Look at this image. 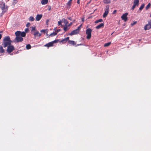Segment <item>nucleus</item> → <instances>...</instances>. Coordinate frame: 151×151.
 Here are the masks:
<instances>
[{"mask_svg": "<svg viewBox=\"0 0 151 151\" xmlns=\"http://www.w3.org/2000/svg\"><path fill=\"white\" fill-rule=\"evenodd\" d=\"M139 0H134V5H133V9H134L136 6H138L139 4Z\"/></svg>", "mask_w": 151, "mask_h": 151, "instance_id": "obj_10", "label": "nucleus"}, {"mask_svg": "<svg viewBox=\"0 0 151 151\" xmlns=\"http://www.w3.org/2000/svg\"><path fill=\"white\" fill-rule=\"evenodd\" d=\"M0 7L4 12H5L8 9V6L5 5L4 3H2L1 4Z\"/></svg>", "mask_w": 151, "mask_h": 151, "instance_id": "obj_5", "label": "nucleus"}, {"mask_svg": "<svg viewBox=\"0 0 151 151\" xmlns=\"http://www.w3.org/2000/svg\"><path fill=\"white\" fill-rule=\"evenodd\" d=\"M111 44V42H108V43H106L104 44V46L105 47H108V46H109Z\"/></svg>", "mask_w": 151, "mask_h": 151, "instance_id": "obj_24", "label": "nucleus"}, {"mask_svg": "<svg viewBox=\"0 0 151 151\" xmlns=\"http://www.w3.org/2000/svg\"><path fill=\"white\" fill-rule=\"evenodd\" d=\"M79 32L78 31V30L75 29L72 31L70 33H69V35L71 36L73 35H75L77 34Z\"/></svg>", "mask_w": 151, "mask_h": 151, "instance_id": "obj_11", "label": "nucleus"}, {"mask_svg": "<svg viewBox=\"0 0 151 151\" xmlns=\"http://www.w3.org/2000/svg\"><path fill=\"white\" fill-rule=\"evenodd\" d=\"M109 6L108 5L106 6L105 8V12L103 15V17L104 18L106 17L108 15L109 12Z\"/></svg>", "mask_w": 151, "mask_h": 151, "instance_id": "obj_8", "label": "nucleus"}, {"mask_svg": "<svg viewBox=\"0 0 151 151\" xmlns=\"http://www.w3.org/2000/svg\"><path fill=\"white\" fill-rule=\"evenodd\" d=\"M151 4L150 3H149L148 5L146 6L145 7V9L146 10L148 9L150 6Z\"/></svg>", "mask_w": 151, "mask_h": 151, "instance_id": "obj_28", "label": "nucleus"}, {"mask_svg": "<svg viewBox=\"0 0 151 151\" xmlns=\"http://www.w3.org/2000/svg\"><path fill=\"white\" fill-rule=\"evenodd\" d=\"M61 21L58 22V24L59 25H61Z\"/></svg>", "mask_w": 151, "mask_h": 151, "instance_id": "obj_32", "label": "nucleus"}, {"mask_svg": "<svg viewBox=\"0 0 151 151\" xmlns=\"http://www.w3.org/2000/svg\"><path fill=\"white\" fill-rule=\"evenodd\" d=\"M62 21L63 23L65 24V25H67L68 22L66 19H62Z\"/></svg>", "mask_w": 151, "mask_h": 151, "instance_id": "obj_19", "label": "nucleus"}, {"mask_svg": "<svg viewBox=\"0 0 151 151\" xmlns=\"http://www.w3.org/2000/svg\"><path fill=\"white\" fill-rule=\"evenodd\" d=\"M14 47L13 46L11 45L8 46L6 50L9 53H10L12 52L13 50H14Z\"/></svg>", "mask_w": 151, "mask_h": 151, "instance_id": "obj_7", "label": "nucleus"}, {"mask_svg": "<svg viewBox=\"0 0 151 151\" xmlns=\"http://www.w3.org/2000/svg\"><path fill=\"white\" fill-rule=\"evenodd\" d=\"M102 21H103V20L102 19H99L96 20L95 22V23H99V22H102Z\"/></svg>", "mask_w": 151, "mask_h": 151, "instance_id": "obj_27", "label": "nucleus"}, {"mask_svg": "<svg viewBox=\"0 0 151 151\" xmlns=\"http://www.w3.org/2000/svg\"><path fill=\"white\" fill-rule=\"evenodd\" d=\"M72 0H70L67 3V4L69 6H70L71 3V1Z\"/></svg>", "mask_w": 151, "mask_h": 151, "instance_id": "obj_29", "label": "nucleus"}, {"mask_svg": "<svg viewBox=\"0 0 151 151\" xmlns=\"http://www.w3.org/2000/svg\"><path fill=\"white\" fill-rule=\"evenodd\" d=\"M29 20L30 21H33L34 20V19L33 17L31 16L29 18Z\"/></svg>", "mask_w": 151, "mask_h": 151, "instance_id": "obj_25", "label": "nucleus"}, {"mask_svg": "<svg viewBox=\"0 0 151 151\" xmlns=\"http://www.w3.org/2000/svg\"><path fill=\"white\" fill-rule=\"evenodd\" d=\"M48 0H42L41 1V3L42 5H45L47 3Z\"/></svg>", "mask_w": 151, "mask_h": 151, "instance_id": "obj_16", "label": "nucleus"}, {"mask_svg": "<svg viewBox=\"0 0 151 151\" xmlns=\"http://www.w3.org/2000/svg\"><path fill=\"white\" fill-rule=\"evenodd\" d=\"M68 19L70 20H71L72 19H71V17H69L68 18Z\"/></svg>", "mask_w": 151, "mask_h": 151, "instance_id": "obj_40", "label": "nucleus"}, {"mask_svg": "<svg viewBox=\"0 0 151 151\" xmlns=\"http://www.w3.org/2000/svg\"><path fill=\"white\" fill-rule=\"evenodd\" d=\"M1 37H2L1 35V34H0V40L1 38Z\"/></svg>", "mask_w": 151, "mask_h": 151, "instance_id": "obj_42", "label": "nucleus"}, {"mask_svg": "<svg viewBox=\"0 0 151 151\" xmlns=\"http://www.w3.org/2000/svg\"><path fill=\"white\" fill-rule=\"evenodd\" d=\"M31 28H32V31L34 30H35V27H31Z\"/></svg>", "mask_w": 151, "mask_h": 151, "instance_id": "obj_35", "label": "nucleus"}, {"mask_svg": "<svg viewBox=\"0 0 151 151\" xmlns=\"http://www.w3.org/2000/svg\"><path fill=\"white\" fill-rule=\"evenodd\" d=\"M69 37H68L66 38H65L63 39L62 40L61 42H62L63 43H65L68 40H69Z\"/></svg>", "mask_w": 151, "mask_h": 151, "instance_id": "obj_15", "label": "nucleus"}, {"mask_svg": "<svg viewBox=\"0 0 151 151\" xmlns=\"http://www.w3.org/2000/svg\"><path fill=\"white\" fill-rule=\"evenodd\" d=\"M45 30H45V29H42L41 30V32H45Z\"/></svg>", "mask_w": 151, "mask_h": 151, "instance_id": "obj_36", "label": "nucleus"}, {"mask_svg": "<svg viewBox=\"0 0 151 151\" xmlns=\"http://www.w3.org/2000/svg\"><path fill=\"white\" fill-rule=\"evenodd\" d=\"M128 14L127 13H126L124 14L122 16L121 18L122 19L124 20V22H126L127 19V15Z\"/></svg>", "mask_w": 151, "mask_h": 151, "instance_id": "obj_9", "label": "nucleus"}, {"mask_svg": "<svg viewBox=\"0 0 151 151\" xmlns=\"http://www.w3.org/2000/svg\"><path fill=\"white\" fill-rule=\"evenodd\" d=\"M58 40H56L50 42L45 45V46L47 47H50L51 46H52L53 45L54 43H57L58 42Z\"/></svg>", "mask_w": 151, "mask_h": 151, "instance_id": "obj_4", "label": "nucleus"}, {"mask_svg": "<svg viewBox=\"0 0 151 151\" xmlns=\"http://www.w3.org/2000/svg\"><path fill=\"white\" fill-rule=\"evenodd\" d=\"M92 32L91 29L90 28L87 29L86 30V33L87 35L86 38L88 39H89L91 37V33Z\"/></svg>", "mask_w": 151, "mask_h": 151, "instance_id": "obj_3", "label": "nucleus"}, {"mask_svg": "<svg viewBox=\"0 0 151 151\" xmlns=\"http://www.w3.org/2000/svg\"><path fill=\"white\" fill-rule=\"evenodd\" d=\"M137 23V22H134L133 23V25H134V24H135Z\"/></svg>", "mask_w": 151, "mask_h": 151, "instance_id": "obj_38", "label": "nucleus"}, {"mask_svg": "<svg viewBox=\"0 0 151 151\" xmlns=\"http://www.w3.org/2000/svg\"><path fill=\"white\" fill-rule=\"evenodd\" d=\"M72 24H73L72 22H70L68 25H67V26H68V27L70 26L71 25H72Z\"/></svg>", "mask_w": 151, "mask_h": 151, "instance_id": "obj_34", "label": "nucleus"}, {"mask_svg": "<svg viewBox=\"0 0 151 151\" xmlns=\"http://www.w3.org/2000/svg\"><path fill=\"white\" fill-rule=\"evenodd\" d=\"M60 29H59V30H57V33L58 32H59V31H60Z\"/></svg>", "mask_w": 151, "mask_h": 151, "instance_id": "obj_44", "label": "nucleus"}, {"mask_svg": "<svg viewBox=\"0 0 151 151\" xmlns=\"http://www.w3.org/2000/svg\"><path fill=\"white\" fill-rule=\"evenodd\" d=\"M57 34V32H53L51 33L49 35V36H51V37H52L56 35Z\"/></svg>", "mask_w": 151, "mask_h": 151, "instance_id": "obj_23", "label": "nucleus"}, {"mask_svg": "<svg viewBox=\"0 0 151 151\" xmlns=\"http://www.w3.org/2000/svg\"><path fill=\"white\" fill-rule=\"evenodd\" d=\"M42 17V14H37L36 17V20L37 21L40 20Z\"/></svg>", "mask_w": 151, "mask_h": 151, "instance_id": "obj_12", "label": "nucleus"}, {"mask_svg": "<svg viewBox=\"0 0 151 151\" xmlns=\"http://www.w3.org/2000/svg\"><path fill=\"white\" fill-rule=\"evenodd\" d=\"M31 48V46L30 45L28 44V45H27L26 46V48L27 49H29Z\"/></svg>", "mask_w": 151, "mask_h": 151, "instance_id": "obj_26", "label": "nucleus"}, {"mask_svg": "<svg viewBox=\"0 0 151 151\" xmlns=\"http://www.w3.org/2000/svg\"><path fill=\"white\" fill-rule=\"evenodd\" d=\"M30 25V23H28L27 24L26 26L27 27H29Z\"/></svg>", "mask_w": 151, "mask_h": 151, "instance_id": "obj_33", "label": "nucleus"}, {"mask_svg": "<svg viewBox=\"0 0 151 151\" xmlns=\"http://www.w3.org/2000/svg\"><path fill=\"white\" fill-rule=\"evenodd\" d=\"M2 32V31H1V32H0V33H1Z\"/></svg>", "mask_w": 151, "mask_h": 151, "instance_id": "obj_46", "label": "nucleus"}, {"mask_svg": "<svg viewBox=\"0 0 151 151\" xmlns=\"http://www.w3.org/2000/svg\"><path fill=\"white\" fill-rule=\"evenodd\" d=\"M151 28V20L148 21V24L144 27V29L145 30H148Z\"/></svg>", "mask_w": 151, "mask_h": 151, "instance_id": "obj_6", "label": "nucleus"}, {"mask_svg": "<svg viewBox=\"0 0 151 151\" xmlns=\"http://www.w3.org/2000/svg\"><path fill=\"white\" fill-rule=\"evenodd\" d=\"M104 2L105 4H109L110 3V0H104L103 1Z\"/></svg>", "mask_w": 151, "mask_h": 151, "instance_id": "obj_22", "label": "nucleus"}, {"mask_svg": "<svg viewBox=\"0 0 151 151\" xmlns=\"http://www.w3.org/2000/svg\"><path fill=\"white\" fill-rule=\"evenodd\" d=\"M80 0H77V3L78 4H80Z\"/></svg>", "mask_w": 151, "mask_h": 151, "instance_id": "obj_37", "label": "nucleus"}, {"mask_svg": "<svg viewBox=\"0 0 151 151\" xmlns=\"http://www.w3.org/2000/svg\"><path fill=\"white\" fill-rule=\"evenodd\" d=\"M17 0H13V3L14 4H15L17 3Z\"/></svg>", "mask_w": 151, "mask_h": 151, "instance_id": "obj_31", "label": "nucleus"}, {"mask_svg": "<svg viewBox=\"0 0 151 151\" xmlns=\"http://www.w3.org/2000/svg\"><path fill=\"white\" fill-rule=\"evenodd\" d=\"M68 43L69 44H71L73 45H74L75 44V42L73 41L68 40Z\"/></svg>", "mask_w": 151, "mask_h": 151, "instance_id": "obj_20", "label": "nucleus"}, {"mask_svg": "<svg viewBox=\"0 0 151 151\" xmlns=\"http://www.w3.org/2000/svg\"><path fill=\"white\" fill-rule=\"evenodd\" d=\"M145 6V4H143L140 6V8H139V10L140 11L142 10L143 8H144V6Z\"/></svg>", "mask_w": 151, "mask_h": 151, "instance_id": "obj_21", "label": "nucleus"}, {"mask_svg": "<svg viewBox=\"0 0 151 151\" xmlns=\"http://www.w3.org/2000/svg\"><path fill=\"white\" fill-rule=\"evenodd\" d=\"M116 12V10H114L113 13H115V12Z\"/></svg>", "mask_w": 151, "mask_h": 151, "instance_id": "obj_43", "label": "nucleus"}, {"mask_svg": "<svg viewBox=\"0 0 151 151\" xmlns=\"http://www.w3.org/2000/svg\"><path fill=\"white\" fill-rule=\"evenodd\" d=\"M33 34L35 36V37H36V36L40 37L41 35V34L40 33H39V32L38 31L35 32H34Z\"/></svg>", "mask_w": 151, "mask_h": 151, "instance_id": "obj_13", "label": "nucleus"}, {"mask_svg": "<svg viewBox=\"0 0 151 151\" xmlns=\"http://www.w3.org/2000/svg\"><path fill=\"white\" fill-rule=\"evenodd\" d=\"M131 25H132V23H131Z\"/></svg>", "mask_w": 151, "mask_h": 151, "instance_id": "obj_45", "label": "nucleus"}, {"mask_svg": "<svg viewBox=\"0 0 151 151\" xmlns=\"http://www.w3.org/2000/svg\"><path fill=\"white\" fill-rule=\"evenodd\" d=\"M12 41L10 39L9 36L5 37L3 40V42L2 45L4 47L8 46L11 45Z\"/></svg>", "mask_w": 151, "mask_h": 151, "instance_id": "obj_2", "label": "nucleus"}, {"mask_svg": "<svg viewBox=\"0 0 151 151\" xmlns=\"http://www.w3.org/2000/svg\"><path fill=\"white\" fill-rule=\"evenodd\" d=\"M104 26V24L103 23H101L99 25H98L96 27V28L97 29H99L102 27H103Z\"/></svg>", "mask_w": 151, "mask_h": 151, "instance_id": "obj_14", "label": "nucleus"}, {"mask_svg": "<svg viewBox=\"0 0 151 151\" xmlns=\"http://www.w3.org/2000/svg\"><path fill=\"white\" fill-rule=\"evenodd\" d=\"M5 52V50L3 49L2 46L0 45V53H4Z\"/></svg>", "mask_w": 151, "mask_h": 151, "instance_id": "obj_17", "label": "nucleus"}, {"mask_svg": "<svg viewBox=\"0 0 151 151\" xmlns=\"http://www.w3.org/2000/svg\"><path fill=\"white\" fill-rule=\"evenodd\" d=\"M28 30V29L27 28L25 29V31H27Z\"/></svg>", "mask_w": 151, "mask_h": 151, "instance_id": "obj_41", "label": "nucleus"}, {"mask_svg": "<svg viewBox=\"0 0 151 151\" xmlns=\"http://www.w3.org/2000/svg\"><path fill=\"white\" fill-rule=\"evenodd\" d=\"M68 26L67 25H65L64 26L63 29H64V30L65 31H67L69 29V28H68Z\"/></svg>", "mask_w": 151, "mask_h": 151, "instance_id": "obj_18", "label": "nucleus"}, {"mask_svg": "<svg viewBox=\"0 0 151 151\" xmlns=\"http://www.w3.org/2000/svg\"><path fill=\"white\" fill-rule=\"evenodd\" d=\"M81 24L78 27L77 29H76L78 30V31L79 32V30H80L81 27Z\"/></svg>", "mask_w": 151, "mask_h": 151, "instance_id": "obj_30", "label": "nucleus"}, {"mask_svg": "<svg viewBox=\"0 0 151 151\" xmlns=\"http://www.w3.org/2000/svg\"><path fill=\"white\" fill-rule=\"evenodd\" d=\"M84 18H82V22H83L84 21Z\"/></svg>", "mask_w": 151, "mask_h": 151, "instance_id": "obj_39", "label": "nucleus"}, {"mask_svg": "<svg viewBox=\"0 0 151 151\" xmlns=\"http://www.w3.org/2000/svg\"><path fill=\"white\" fill-rule=\"evenodd\" d=\"M16 37L15 41L16 42H22L23 40V38L22 37H24L26 35V33L24 32H21L20 31H17L15 33Z\"/></svg>", "mask_w": 151, "mask_h": 151, "instance_id": "obj_1", "label": "nucleus"}]
</instances>
